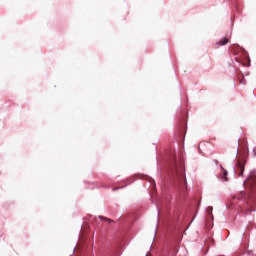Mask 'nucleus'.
Segmentation results:
<instances>
[{
  "label": "nucleus",
  "instance_id": "f257e3e1",
  "mask_svg": "<svg viewBox=\"0 0 256 256\" xmlns=\"http://www.w3.org/2000/svg\"><path fill=\"white\" fill-rule=\"evenodd\" d=\"M233 200L238 201V205L242 213H251L252 211H255V209H253L255 201L251 194H247L245 191H240L238 194L233 196Z\"/></svg>",
  "mask_w": 256,
  "mask_h": 256
},
{
  "label": "nucleus",
  "instance_id": "f03ea898",
  "mask_svg": "<svg viewBox=\"0 0 256 256\" xmlns=\"http://www.w3.org/2000/svg\"><path fill=\"white\" fill-rule=\"evenodd\" d=\"M245 163H247L245 155H239L236 165V171L238 172L239 177H243V172L245 171Z\"/></svg>",
  "mask_w": 256,
  "mask_h": 256
},
{
  "label": "nucleus",
  "instance_id": "7ed1b4c3",
  "mask_svg": "<svg viewBox=\"0 0 256 256\" xmlns=\"http://www.w3.org/2000/svg\"><path fill=\"white\" fill-rule=\"evenodd\" d=\"M175 173L179 179H183L187 183V178H185V172H183V166L175 167Z\"/></svg>",
  "mask_w": 256,
  "mask_h": 256
},
{
  "label": "nucleus",
  "instance_id": "20e7f679",
  "mask_svg": "<svg viewBox=\"0 0 256 256\" xmlns=\"http://www.w3.org/2000/svg\"><path fill=\"white\" fill-rule=\"evenodd\" d=\"M221 169L223 171V174H222L223 181H229V178H227V171L225 170V168H223V166H221Z\"/></svg>",
  "mask_w": 256,
  "mask_h": 256
},
{
  "label": "nucleus",
  "instance_id": "39448f33",
  "mask_svg": "<svg viewBox=\"0 0 256 256\" xmlns=\"http://www.w3.org/2000/svg\"><path fill=\"white\" fill-rule=\"evenodd\" d=\"M227 43H229V38H223L218 42L220 46L227 45Z\"/></svg>",
  "mask_w": 256,
  "mask_h": 256
},
{
  "label": "nucleus",
  "instance_id": "423d86ee",
  "mask_svg": "<svg viewBox=\"0 0 256 256\" xmlns=\"http://www.w3.org/2000/svg\"><path fill=\"white\" fill-rule=\"evenodd\" d=\"M106 220H108L110 223H112V222H113V220H111V219H106Z\"/></svg>",
  "mask_w": 256,
  "mask_h": 256
},
{
  "label": "nucleus",
  "instance_id": "0eeeda50",
  "mask_svg": "<svg viewBox=\"0 0 256 256\" xmlns=\"http://www.w3.org/2000/svg\"><path fill=\"white\" fill-rule=\"evenodd\" d=\"M118 188H114L113 191H117Z\"/></svg>",
  "mask_w": 256,
  "mask_h": 256
}]
</instances>
